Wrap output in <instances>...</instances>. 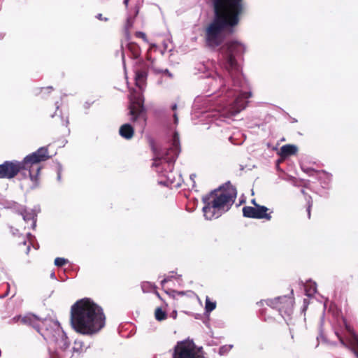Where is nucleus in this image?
Segmentation results:
<instances>
[{"label": "nucleus", "instance_id": "f257e3e1", "mask_svg": "<svg viewBox=\"0 0 358 358\" xmlns=\"http://www.w3.org/2000/svg\"><path fill=\"white\" fill-rule=\"evenodd\" d=\"M214 9L215 19L206 30V43L213 48L220 45L238 24L243 6L242 0H214Z\"/></svg>", "mask_w": 358, "mask_h": 358}, {"label": "nucleus", "instance_id": "f03ea898", "mask_svg": "<svg viewBox=\"0 0 358 358\" xmlns=\"http://www.w3.org/2000/svg\"><path fill=\"white\" fill-rule=\"evenodd\" d=\"M105 319L102 308L90 299H80L71 306V323L80 334L97 333L104 327Z\"/></svg>", "mask_w": 358, "mask_h": 358}, {"label": "nucleus", "instance_id": "7ed1b4c3", "mask_svg": "<svg viewBox=\"0 0 358 358\" xmlns=\"http://www.w3.org/2000/svg\"><path fill=\"white\" fill-rule=\"evenodd\" d=\"M48 158V150L43 147L27 155L22 162H6L0 165V178H13L20 172L24 178H29L32 188L36 187L41 169L39 163Z\"/></svg>", "mask_w": 358, "mask_h": 358}, {"label": "nucleus", "instance_id": "20e7f679", "mask_svg": "<svg viewBox=\"0 0 358 358\" xmlns=\"http://www.w3.org/2000/svg\"><path fill=\"white\" fill-rule=\"evenodd\" d=\"M24 323L33 326L46 339L55 342L57 350L50 354V358H64L70 357L71 354L67 350L69 341L67 337L58 322L47 318L41 320L34 315H29L22 318Z\"/></svg>", "mask_w": 358, "mask_h": 358}, {"label": "nucleus", "instance_id": "39448f33", "mask_svg": "<svg viewBox=\"0 0 358 358\" xmlns=\"http://www.w3.org/2000/svg\"><path fill=\"white\" fill-rule=\"evenodd\" d=\"M236 196L235 187L228 183L203 197V211L206 219L210 220L219 217L229 209Z\"/></svg>", "mask_w": 358, "mask_h": 358}, {"label": "nucleus", "instance_id": "423d86ee", "mask_svg": "<svg viewBox=\"0 0 358 358\" xmlns=\"http://www.w3.org/2000/svg\"><path fill=\"white\" fill-rule=\"evenodd\" d=\"M245 51V45L237 41L227 42L220 50L219 65L227 72L233 80L241 75V71L238 59Z\"/></svg>", "mask_w": 358, "mask_h": 358}, {"label": "nucleus", "instance_id": "0eeeda50", "mask_svg": "<svg viewBox=\"0 0 358 358\" xmlns=\"http://www.w3.org/2000/svg\"><path fill=\"white\" fill-rule=\"evenodd\" d=\"M147 74L144 71H137L135 76V83L138 89L133 90L129 94V115L133 122L140 121L142 126L146 122L147 117L143 107L144 100L142 90L145 86Z\"/></svg>", "mask_w": 358, "mask_h": 358}, {"label": "nucleus", "instance_id": "6e6552de", "mask_svg": "<svg viewBox=\"0 0 358 358\" xmlns=\"http://www.w3.org/2000/svg\"><path fill=\"white\" fill-rule=\"evenodd\" d=\"M173 358H203V357L194 343L187 340L177 343Z\"/></svg>", "mask_w": 358, "mask_h": 358}, {"label": "nucleus", "instance_id": "1a4fd4ad", "mask_svg": "<svg viewBox=\"0 0 358 358\" xmlns=\"http://www.w3.org/2000/svg\"><path fill=\"white\" fill-rule=\"evenodd\" d=\"M250 96V93L248 92L238 94L233 104L230 105L228 108H222V109H219L217 113L220 115L225 117H231L236 115L245 108V99L249 98Z\"/></svg>", "mask_w": 358, "mask_h": 358}, {"label": "nucleus", "instance_id": "9d476101", "mask_svg": "<svg viewBox=\"0 0 358 358\" xmlns=\"http://www.w3.org/2000/svg\"><path fill=\"white\" fill-rule=\"evenodd\" d=\"M179 153V137L177 133H175L172 139V148L167 152L166 157L163 159H155L153 164L156 167L162 165L163 167H172V162L177 157Z\"/></svg>", "mask_w": 358, "mask_h": 358}, {"label": "nucleus", "instance_id": "9b49d317", "mask_svg": "<svg viewBox=\"0 0 358 358\" xmlns=\"http://www.w3.org/2000/svg\"><path fill=\"white\" fill-rule=\"evenodd\" d=\"M268 209L264 206L258 204H255V206H245L243 208V213L245 217L256 219H266L270 220L271 216L269 213H267Z\"/></svg>", "mask_w": 358, "mask_h": 358}, {"label": "nucleus", "instance_id": "f8f14e48", "mask_svg": "<svg viewBox=\"0 0 358 358\" xmlns=\"http://www.w3.org/2000/svg\"><path fill=\"white\" fill-rule=\"evenodd\" d=\"M345 325L347 332L345 339L338 336L340 341L343 345L351 348L358 358V336L349 324L345 323Z\"/></svg>", "mask_w": 358, "mask_h": 358}, {"label": "nucleus", "instance_id": "ddd939ff", "mask_svg": "<svg viewBox=\"0 0 358 358\" xmlns=\"http://www.w3.org/2000/svg\"><path fill=\"white\" fill-rule=\"evenodd\" d=\"M271 303L273 308L278 309L280 313L282 311L289 313L292 306V300L289 298L287 296L278 297L271 301Z\"/></svg>", "mask_w": 358, "mask_h": 358}, {"label": "nucleus", "instance_id": "4468645a", "mask_svg": "<svg viewBox=\"0 0 358 358\" xmlns=\"http://www.w3.org/2000/svg\"><path fill=\"white\" fill-rule=\"evenodd\" d=\"M38 210L34 209V210H27L23 206H20L17 210V212L21 215L23 217V220L25 222H28L29 220L31 221V227L34 228L36 225V220L35 217L37 215Z\"/></svg>", "mask_w": 358, "mask_h": 358}, {"label": "nucleus", "instance_id": "2eb2a0df", "mask_svg": "<svg viewBox=\"0 0 358 358\" xmlns=\"http://www.w3.org/2000/svg\"><path fill=\"white\" fill-rule=\"evenodd\" d=\"M119 133L122 137L126 139H130L134 135V130L133 127L129 124H124L120 127Z\"/></svg>", "mask_w": 358, "mask_h": 358}, {"label": "nucleus", "instance_id": "dca6fc26", "mask_svg": "<svg viewBox=\"0 0 358 358\" xmlns=\"http://www.w3.org/2000/svg\"><path fill=\"white\" fill-rule=\"evenodd\" d=\"M297 152V147L294 145H285L281 147L280 155L282 157H287L294 155Z\"/></svg>", "mask_w": 358, "mask_h": 358}, {"label": "nucleus", "instance_id": "f3484780", "mask_svg": "<svg viewBox=\"0 0 358 358\" xmlns=\"http://www.w3.org/2000/svg\"><path fill=\"white\" fill-rule=\"evenodd\" d=\"M306 294L308 296L313 295L316 292V283L314 282H308L305 285Z\"/></svg>", "mask_w": 358, "mask_h": 358}, {"label": "nucleus", "instance_id": "a211bd4d", "mask_svg": "<svg viewBox=\"0 0 358 358\" xmlns=\"http://www.w3.org/2000/svg\"><path fill=\"white\" fill-rule=\"evenodd\" d=\"M85 349H86V347L82 341L76 340L74 342V345L73 347V352L80 354V353L84 352L85 350Z\"/></svg>", "mask_w": 358, "mask_h": 358}, {"label": "nucleus", "instance_id": "6ab92c4d", "mask_svg": "<svg viewBox=\"0 0 358 358\" xmlns=\"http://www.w3.org/2000/svg\"><path fill=\"white\" fill-rule=\"evenodd\" d=\"M216 308V303L211 301L208 296L206 299L205 310L207 313L213 311Z\"/></svg>", "mask_w": 358, "mask_h": 358}, {"label": "nucleus", "instance_id": "aec40b11", "mask_svg": "<svg viewBox=\"0 0 358 358\" xmlns=\"http://www.w3.org/2000/svg\"><path fill=\"white\" fill-rule=\"evenodd\" d=\"M155 318L158 321L164 320L166 318V313L162 308H157L155 313Z\"/></svg>", "mask_w": 358, "mask_h": 358}, {"label": "nucleus", "instance_id": "412c9836", "mask_svg": "<svg viewBox=\"0 0 358 358\" xmlns=\"http://www.w3.org/2000/svg\"><path fill=\"white\" fill-rule=\"evenodd\" d=\"M134 19L132 17H129L127 20V22L124 26V31H125V35L126 37L129 39V29L132 27L134 24Z\"/></svg>", "mask_w": 358, "mask_h": 358}, {"label": "nucleus", "instance_id": "4be33fe9", "mask_svg": "<svg viewBox=\"0 0 358 358\" xmlns=\"http://www.w3.org/2000/svg\"><path fill=\"white\" fill-rule=\"evenodd\" d=\"M67 262V260L64 258L57 257L55 259V264L57 266H62Z\"/></svg>", "mask_w": 358, "mask_h": 358}, {"label": "nucleus", "instance_id": "5701e85b", "mask_svg": "<svg viewBox=\"0 0 358 358\" xmlns=\"http://www.w3.org/2000/svg\"><path fill=\"white\" fill-rule=\"evenodd\" d=\"M162 174L167 178V183H173L174 181V178L173 177L172 173L170 171L167 173H163Z\"/></svg>", "mask_w": 358, "mask_h": 358}, {"label": "nucleus", "instance_id": "b1692460", "mask_svg": "<svg viewBox=\"0 0 358 358\" xmlns=\"http://www.w3.org/2000/svg\"><path fill=\"white\" fill-rule=\"evenodd\" d=\"M232 348V345H225V346H222L220 349V355H224L226 352L229 351V350H231Z\"/></svg>", "mask_w": 358, "mask_h": 358}, {"label": "nucleus", "instance_id": "393cba45", "mask_svg": "<svg viewBox=\"0 0 358 358\" xmlns=\"http://www.w3.org/2000/svg\"><path fill=\"white\" fill-rule=\"evenodd\" d=\"M136 37L142 38L145 42H148V39H147L146 35H145V34L144 32L137 31L136 33Z\"/></svg>", "mask_w": 358, "mask_h": 358}, {"label": "nucleus", "instance_id": "a878e982", "mask_svg": "<svg viewBox=\"0 0 358 358\" xmlns=\"http://www.w3.org/2000/svg\"><path fill=\"white\" fill-rule=\"evenodd\" d=\"M311 206H312V203H310V202H308V217H310V208H311Z\"/></svg>", "mask_w": 358, "mask_h": 358}, {"label": "nucleus", "instance_id": "bb28decb", "mask_svg": "<svg viewBox=\"0 0 358 358\" xmlns=\"http://www.w3.org/2000/svg\"><path fill=\"white\" fill-rule=\"evenodd\" d=\"M218 82L220 84H222L223 81H222V78L220 76H218Z\"/></svg>", "mask_w": 358, "mask_h": 358}, {"label": "nucleus", "instance_id": "cd10ccee", "mask_svg": "<svg viewBox=\"0 0 358 358\" xmlns=\"http://www.w3.org/2000/svg\"><path fill=\"white\" fill-rule=\"evenodd\" d=\"M174 122L176 124L178 123V117H177L176 114H174Z\"/></svg>", "mask_w": 358, "mask_h": 358}, {"label": "nucleus", "instance_id": "c85d7f7f", "mask_svg": "<svg viewBox=\"0 0 358 358\" xmlns=\"http://www.w3.org/2000/svg\"><path fill=\"white\" fill-rule=\"evenodd\" d=\"M134 55L135 57H137L139 55V52H138L137 49L135 50Z\"/></svg>", "mask_w": 358, "mask_h": 358}, {"label": "nucleus", "instance_id": "c756f323", "mask_svg": "<svg viewBox=\"0 0 358 358\" xmlns=\"http://www.w3.org/2000/svg\"><path fill=\"white\" fill-rule=\"evenodd\" d=\"M133 47H134V48H136L135 45H133V44H129V49H131V48H133Z\"/></svg>", "mask_w": 358, "mask_h": 358}, {"label": "nucleus", "instance_id": "7c9ffc66", "mask_svg": "<svg viewBox=\"0 0 358 358\" xmlns=\"http://www.w3.org/2000/svg\"><path fill=\"white\" fill-rule=\"evenodd\" d=\"M97 17H98L99 20H102V15H101V14H99V15H97Z\"/></svg>", "mask_w": 358, "mask_h": 358}, {"label": "nucleus", "instance_id": "2f4dec72", "mask_svg": "<svg viewBox=\"0 0 358 358\" xmlns=\"http://www.w3.org/2000/svg\"><path fill=\"white\" fill-rule=\"evenodd\" d=\"M176 108H177L176 104H174V105L172 106V109H173V110H176Z\"/></svg>", "mask_w": 358, "mask_h": 358}, {"label": "nucleus", "instance_id": "473e14b6", "mask_svg": "<svg viewBox=\"0 0 358 358\" xmlns=\"http://www.w3.org/2000/svg\"><path fill=\"white\" fill-rule=\"evenodd\" d=\"M252 203L254 204V206H255V204H257L255 199L252 200Z\"/></svg>", "mask_w": 358, "mask_h": 358}, {"label": "nucleus", "instance_id": "72a5a7b5", "mask_svg": "<svg viewBox=\"0 0 358 358\" xmlns=\"http://www.w3.org/2000/svg\"><path fill=\"white\" fill-rule=\"evenodd\" d=\"M128 1H129V0H124V4H125L126 6H127V4H128Z\"/></svg>", "mask_w": 358, "mask_h": 358}, {"label": "nucleus", "instance_id": "f704fd0d", "mask_svg": "<svg viewBox=\"0 0 358 358\" xmlns=\"http://www.w3.org/2000/svg\"><path fill=\"white\" fill-rule=\"evenodd\" d=\"M51 278H55V273H52L51 274Z\"/></svg>", "mask_w": 358, "mask_h": 358}, {"label": "nucleus", "instance_id": "c9c22d12", "mask_svg": "<svg viewBox=\"0 0 358 358\" xmlns=\"http://www.w3.org/2000/svg\"><path fill=\"white\" fill-rule=\"evenodd\" d=\"M166 281H167V280H166V279L163 280L162 281V284H164V282H166Z\"/></svg>", "mask_w": 358, "mask_h": 358}, {"label": "nucleus", "instance_id": "e433bc0d", "mask_svg": "<svg viewBox=\"0 0 358 358\" xmlns=\"http://www.w3.org/2000/svg\"><path fill=\"white\" fill-rule=\"evenodd\" d=\"M29 247L28 246V248H27V253L29 252Z\"/></svg>", "mask_w": 358, "mask_h": 358}]
</instances>
